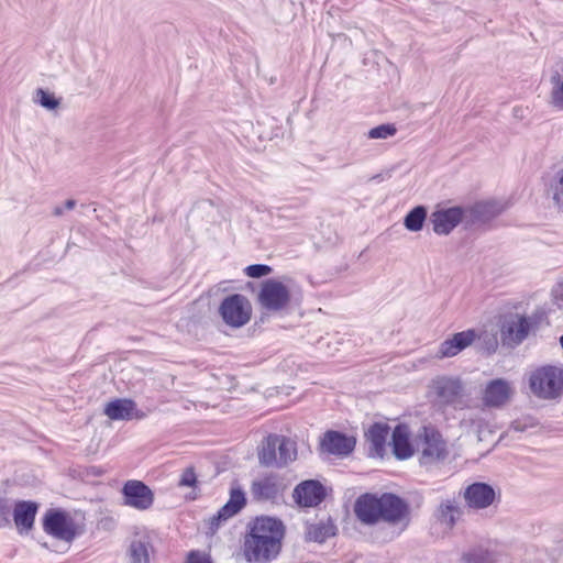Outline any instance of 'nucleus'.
Masks as SVG:
<instances>
[{
	"mask_svg": "<svg viewBox=\"0 0 563 563\" xmlns=\"http://www.w3.org/2000/svg\"><path fill=\"white\" fill-rule=\"evenodd\" d=\"M396 132H397V129H396L395 124L386 123V124H380L378 126L371 129L367 132V137L372 139V140H377V139L386 140V139L394 136L396 134Z\"/></svg>",
	"mask_w": 563,
	"mask_h": 563,
	"instance_id": "nucleus-31",
	"label": "nucleus"
},
{
	"mask_svg": "<svg viewBox=\"0 0 563 563\" xmlns=\"http://www.w3.org/2000/svg\"><path fill=\"white\" fill-rule=\"evenodd\" d=\"M273 268L265 264H254L245 268V274L252 278H261L272 273Z\"/></svg>",
	"mask_w": 563,
	"mask_h": 563,
	"instance_id": "nucleus-33",
	"label": "nucleus"
},
{
	"mask_svg": "<svg viewBox=\"0 0 563 563\" xmlns=\"http://www.w3.org/2000/svg\"><path fill=\"white\" fill-rule=\"evenodd\" d=\"M468 421H470L468 419H463L462 423L467 424Z\"/></svg>",
	"mask_w": 563,
	"mask_h": 563,
	"instance_id": "nucleus-39",
	"label": "nucleus"
},
{
	"mask_svg": "<svg viewBox=\"0 0 563 563\" xmlns=\"http://www.w3.org/2000/svg\"><path fill=\"white\" fill-rule=\"evenodd\" d=\"M124 504L139 510L148 509L154 501L152 490L140 481H128L122 489Z\"/></svg>",
	"mask_w": 563,
	"mask_h": 563,
	"instance_id": "nucleus-14",
	"label": "nucleus"
},
{
	"mask_svg": "<svg viewBox=\"0 0 563 563\" xmlns=\"http://www.w3.org/2000/svg\"><path fill=\"white\" fill-rule=\"evenodd\" d=\"M284 526L272 517L254 520L245 536L243 553L249 562L265 563L276 558L280 551Z\"/></svg>",
	"mask_w": 563,
	"mask_h": 563,
	"instance_id": "nucleus-1",
	"label": "nucleus"
},
{
	"mask_svg": "<svg viewBox=\"0 0 563 563\" xmlns=\"http://www.w3.org/2000/svg\"><path fill=\"white\" fill-rule=\"evenodd\" d=\"M560 343H561V346L563 349V335L560 338Z\"/></svg>",
	"mask_w": 563,
	"mask_h": 563,
	"instance_id": "nucleus-38",
	"label": "nucleus"
},
{
	"mask_svg": "<svg viewBox=\"0 0 563 563\" xmlns=\"http://www.w3.org/2000/svg\"><path fill=\"white\" fill-rule=\"evenodd\" d=\"M427 398L439 409L464 410L471 407L470 394L460 376L439 375L427 387Z\"/></svg>",
	"mask_w": 563,
	"mask_h": 563,
	"instance_id": "nucleus-3",
	"label": "nucleus"
},
{
	"mask_svg": "<svg viewBox=\"0 0 563 563\" xmlns=\"http://www.w3.org/2000/svg\"><path fill=\"white\" fill-rule=\"evenodd\" d=\"M257 455L260 464L282 467L296 460V443L288 438L269 434L262 442Z\"/></svg>",
	"mask_w": 563,
	"mask_h": 563,
	"instance_id": "nucleus-5",
	"label": "nucleus"
},
{
	"mask_svg": "<svg viewBox=\"0 0 563 563\" xmlns=\"http://www.w3.org/2000/svg\"><path fill=\"white\" fill-rule=\"evenodd\" d=\"M104 415L111 420H131L133 418L142 419L144 413L136 409L133 400L126 398H119L109 401L104 406Z\"/></svg>",
	"mask_w": 563,
	"mask_h": 563,
	"instance_id": "nucleus-19",
	"label": "nucleus"
},
{
	"mask_svg": "<svg viewBox=\"0 0 563 563\" xmlns=\"http://www.w3.org/2000/svg\"><path fill=\"white\" fill-rule=\"evenodd\" d=\"M551 192L554 206L563 212V168L556 172L551 184Z\"/></svg>",
	"mask_w": 563,
	"mask_h": 563,
	"instance_id": "nucleus-28",
	"label": "nucleus"
},
{
	"mask_svg": "<svg viewBox=\"0 0 563 563\" xmlns=\"http://www.w3.org/2000/svg\"><path fill=\"white\" fill-rule=\"evenodd\" d=\"M38 506L34 501H19L13 509V520L16 529L22 532H29L34 525Z\"/></svg>",
	"mask_w": 563,
	"mask_h": 563,
	"instance_id": "nucleus-21",
	"label": "nucleus"
},
{
	"mask_svg": "<svg viewBox=\"0 0 563 563\" xmlns=\"http://www.w3.org/2000/svg\"><path fill=\"white\" fill-rule=\"evenodd\" d=\"M131 563H150V543L146 540H133L129 550Z\"/></svg>",
	"mask_w": 563,
	"mask_h": 563,
	"instance_id": "nucleus-26",
	"label": "nucleus"
},
{
	"mask_svg": "<svg viewBox=\"0 0 563 563\" xmlns=\"http://www.w3.org/2000/svg\"><path fill=\"white\" fill-rule=\"evenodd\" d=\"M463 510L456 499H444L437 508L438 521L446 528H453L461 518Z\"/></svg>",
	"mask_w": 563,
	"mask_h": 563,
	"instance_id": "nucleus-23",
	"label": "nucleus"
},
{
	"mask_svg": "<svg viewBox=\"0 0 563 563\" xmlns=\"http://www.w3.org/2000/svg\"><path fill=\"white\" fill-rule=\"evenodd\" d=\"M355 514L364 523H375L384 520L390 525L399 526V531L408 525V507L406 503L394 494H383L379 497L363 495L355 504Z\"/></svg>",
	"mask_w": 563,
	"mask_h": 563,
	"instance_id": "nucleus-2",
	"label": "nucleus"
},
{
	"mask_svg": "<svg viewBox=\"0 0 563 563\" xmlns=\"http://www.w3.org/2000/svg\"><path fill=\"white\" fill-rule=\"evenodd\" d=\"M245 503L243 489L240 486L231 487L228 503L210 519L211 527L218 528L222 521L236 515L245 506Z\"/></svg>",
	"mask_w": 563,
	"mask_h": 563,
	"instance_id": "nucleus-18",
	"label": "nucleus"
},
{
	"mask_svg": "<svg viewBox=\"0 0 563 563\" xmlns=\"http://www.w3.org/2000/svg\"><path fill=\"white\" fill-rule=\"evenodd\" d=\"M43 530L57 540L71 543L84 532V525L67 511L49 509L43 518Z\"/></svg>",
	"mask_w": 563,
	"mask_h": 563,
	"instance_id": "nucleus-7",
	"label": "nucleus"
},
{
	"mask_svg": "<svg viewBox=\"0 0 563 563\" xmlns=\"http://www.w3.org/2000/svg\"><path fill=\"white\" fill-rule=\"evenodd\" d=\"M417 450L422 465H433L444 461L449 455L446 442L433 428L423 427L418 434Z\"/></svg>",
	"mask_w": 563,
	"mask_h": 563,
	"instance_id": "nucleus-9",
	"label": "nucleus"
},
{
	"mask_svg": "<svg viewBox=\"0 0 563 563\" xmlns=\"http://www.w3.org/2000/svg\"><path fill=\"white\" fill-rule=\"evenodd\" d=\"M75 206H76V201L73 199H68L65 201L64 208L67 210H71L75 208Z\"/></svg>",
	"mask_w": 563,
	"mask_h": 563,
	"instance_id": "nucleus-36",
	"label": "nucleus"
},
{
	"mask_svg": "<svg viewBox=\"0 0 563 563\" xmlns=\"http://www.w3.org/2000/svg\"><path fill=\"white\" fill-rule=\"evenodd\" d=\"M388 427L380 423L373 424L366 432V439L369 443V450L373 455L383 456L385 443L388 435Z\"/></svg>",
	"mask_w": 563,
	"mask_h": 563,
	"instance_id": "nucleus-24",
	"label": "nucleus"
},
{
	"mask_svg": "<svg viewBox=\"0 0 563 563\" xmlns=\"http://www.w3.org/2000/svg\"><path fill=\"white\" fill-rule=\"evenodd\" d=\"M477 336L476 331L472 329L457 332L440 344L437 356L439 358L453 357L472 345Z\"/></svg>",
	"mask_w": 563,
	"mask_h": 563,
	"instance_id": "nucleus-17",
	"label": "nucleus"
},
{
	"mask_svg": "<svg viewBox=\"0 0 563 563\" xmlns=\"http://www.w3.org/2000/svg\"><path fill=\"white\" fill-rule=\"evenodd\" d=\"M530 389L539 398L554 399L563 393V369L558 366H542L529 378Z\"/></svg>",
	"mask_w": 563,
	"mask_h": 563,
	"instance_id": "nucleus-8",
	"label": "nucleus"
},
{
	"mask_svg": "<svg viewBox=\"0 0 563 563\" xmlns=\"http://www.w3.org/2000/svg\"><path fill=\"white\" fill-rule=\"evenodd\" d=\"M355 440L338 431H328L321 440L322 451L335 454L347 455L353 451Z\"/></svg>",
	"mask_w": 563,
	"mask_h": 563,
	"instance_id": "nucleus-20",
	"label": "nucleus"
},
{
	"mask_svg": "<svg viewBox=\"0 0 563 563\" xmlns=\"http://www.w3.org/2000/svg\"><path fill=\"white\" fill-rule=\"evenodd\" d=\"M197 483V476L192 467H187L179 479V486L194 487Z\"/></svg>",
	"mask_w": 563,
	"mask_h": 563,
	"instance_id": "nucleus-34",
	"label": "nucleus"
},
{
	"mask_svg": "<svg viewBox=\"0 0 563 563\" xmlns=\"http://www.w3.org/2000/svg\"><path fill=\"white\" fill-rule=\"evenodd\" d=\"M393 452L399 460H405L413 454L410 443V430L405 424L397 426L391 435Z\"/></svg>",
	"mask_w": 563,
	"mask_h": 563,
	"instance_id": "nucleus-22",
	"label": "nucleus"
},
{
	"mask_svg": "<svg viewBox=\"0 0 563 563\" xmlns=\"http://www.w3.org/2000/svg\"><path fill=\"white\" fill-rule=\"evenodd\" d=\"M33 101L47 111H57L62 104V98L43 88H37L34 91Z\"/></svg>",
	"mask_w": 563,
	"mask_h": 563,
	"instance_id": "nucleus-25",
	"label": "nucleus"
},
{
	"mask_svg": "<svg viewBox=\"0 0 563 563\" xmlns=\"http://www.w3.org/2000/svg\"><path fill=\"white\" fill-rule=\"evenodd\" d=\"M219 312L225 324L241 328L251 320L252 306L245 296L234 294L223 299Z\"/></svg>",
	"mask_w": 563,
	"mask_h": 563,
	"instance_id": "nucleus-11",
	"label": "nucleus"
},
{
	"mask_svg": "<svg viewBox=\"0 0 563 563\" xmlns=\"http://www.w3.org/2000/svg\"><path fill=\"white\" fill-rule=\"evenodd\" d=\"M63 212H64V208L63 207H55L54 211H53L54 216H57V217L62 216Z\"/></svg>",
	"mask_w": 563,
	"mask_h": 563,
	"instance_id": "nucleus-37",
	"label": "nucleus"
},
{
	"mask_svg": "<svg viewBox=\"0 0 563 563\" xmlns=\"http://www.w3.org/2000/svg\"><path fill=\"white\" fill-rule=\"evenodd\" d=\"M515 395V388L510 382L504 378H495L487 382L481 393V402L484 408L501 409L506 407Z\"/></svg>",
	"mask_w": 563,
	"mask_h": 563,
	"instance_id": "nucleus-12",
	"label": "nucleus"
},
{
	"mask_svg": "<svg viewBox=\"0 0 563 563\" xmlns=\"http://www.w3.org/2000/svg\"><path fill=\"white\" fill-rule=\"evenodd\" d=\"M324 496V487L314 479L301 482L292 493L295 503L300 507H314L323 500Z\"/></svg>",
	"mask_w": 563,
	"mask_h": 563,
	"instance_id": "nucleus-15",
	"label": "nucleus"
},
{
	"mask_svg": "<svg viewBox=\"0 0 563 563\" xmlns=\"http://www.w3.org/2000/svg\"><path fill=\"white\" fill-rule=\"evenodd\" d=\"M427 210L423 206L415 207L404 219V225L411 232H418L423 228Z\"/></svg>",
	"mask_w": 563,
	"mask_h": 563,
	"instance_id": "nucleus-27",
	"label": "nucleus"
},
{
	"mask_svg": "<svg viewBox=\"0 0 563 563\" xmlns=\"http://www.w3.org/2000/svg\"><path fill=\"white\" fill-rule=\"evenodd\" d=\"M291 301V279L289 277L267 278L261 283L257 302L268 312H280Z\"/></svg>",
	"mask_w": 563,
	"mask_h": 563,
	"instance_id": "nucleus-4",
	"label": "nucleus"
},
{
	"mask_svg": "<svg viewBox=\"0 0 563 563\" xmlns=\"http://www.w3.org/2000/svg\"><path fill=\"white\" fill-rule=\"evenodd\" d=\"M463 498L468 508L481 510L492 506L497 494L494 487L486 483H473L465 487Z\"/></svg>",
	"mask_w": 563,
	"mask_h": 563,
	"instance_id": "nucleus-13",
	"label": "nucleus"
},
{
	"mask_svg": "<svg viewBox=\"0 0 563 563\" xmlns=\"http://www.w3.org/2000/svg\"><path fill=\"white\" fill-rule=\"evenodd\" d=\"M335 527L331 523H320L313 525L308 530V536L310 540L316 542H323L331 536H334Z\"/></svg>",
	"mask_w": 563,
	"mask_h": 563,
	"instance_id": "nucleus-29",
	"label": "nucleus"
},
{
	"mask_svg": "<svg viewBox=\"0 0 563 563\" xmlns=\"http://www.w3.org/2000/svg\"><path fill=\"white\" fill-rule=\"evenodd\" d=\"M187 563H211V562L206 555L192 552L189 554Z\"/></svg>",
	"mask_w": 563,
	"mask_h": 563,
	"instance_id": "nucleus-35",
	"label": "nucleus"
},
{
	"mask_svg": "<svg viewBox=\"0 0 563 563\" xmlns=\"http://www.w3.org/2000/svg\"><path fill=\"white\" fill-rule=\"evenodd\" d=\"M551 82L553 87L551 90L550 102L555 109L563 110V79H561L560 75L556 73L551 77Z\"/></svg>",
	"mask_w": 563,
	"mask_h": 563,
	"instance_id": "nucleus-30",
	"label": "nucleus"
},
{
	"mask_svg": "<svg viewBox=\"0 0 563 563\" xmlns=\"http://www.w3.org/2000/svg\"><path fill=\"white\" fill-rule=\"evenodd\" d=\"M463 216L464 211L460 207L435 210L430 217L432 230L439 235H446L459 225Z\"/></svg>",
	"mask_w": 563,
	"mask_h": 563,
	"instance_id": "nucleus-16",
	"label": "nucleus"
},
{
	"mask_svg": "<svg viewBox=\"0 0 563 563\" xmlns=\"http://www.w3.org/2000/svg\"><path fill=\"white\" fill-rule=\"evenodd\" d=\"M286 478L274 472L263 473L253 478L250 485L252 500L271 505H278L288 489Z\"/></svg>",
	"mask_w": 563,
	"mask_h": 563,
	"instance_id": "nucleus-6",
	"label": "nucleus"
},
{
	"mask_svg": "<svg viewBox=\"0 0 563 563\" xmlns=\"http://www.w3.org/2000/svg\"><path fill=\"white\" fill-rule=\"evenodd\" d=\"M537 327L538 319L536 316L526 317L519 313L506 316L500 328L503 343L516 346L526 340Z\"/></svg>",
	"mask_w": 563,
	"mask_h": 563,
	"instance_id": "nucleus-10",
	"label": "nucleus"
},
{
	"mask_svg": "<svg viewBox=\"0 0 563 563\" xmlns=\"http://www.w3.org/2000/svg\"><path fill=\"white\" fill-rule=\"evenodd\" d=\"M538 426L534 418L530 416H523L511 422L510 428L518 432H523Z\"/></svg>",
	"mask_w": 563,
	"mask_h": 563,
	"instance_id": "nucleus-32",
	"label": "nucleus"
}]
</instances>
